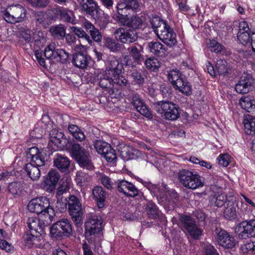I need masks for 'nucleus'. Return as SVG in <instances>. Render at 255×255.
Wrapping results in <instances>:
<instances>
[{"label":"nucleus","mask_w":255,"mask_h":255,"mask_svg":"<svg viewBox=\"0 0 255 255\" xmlns=\"http://www.w3.org/2000/svg\"><path fill=\"white\" fill-rule=\"evenodd\" d=\"M82 11L90 16L101 26H105L108 23V16L98 6L94 0H81L80 2Z\"/></svg>","instance_id":"obj_1"},{"label":"nucleus","mask_w":255,"mask_h":255,"mask_svg":"<svg viewBox=\"0 0 255 255\" xmlns=\"http://www.w3.org/2000/svg\"><path fill=\"white\" fill-rule=\"evenodd\" d=\"M30 212L36 213L41 218H47L53 219L55 211L50 206L49 199L45 197H40L31 200L27 206Z\"/></svg>","instance_id":"obj_2"},{"label":"nucleus","mask_w":255,"mask_h":255,"mask_svg":"<svg viewBox=\"0 0 255 255\" xmlns=\"http://www.w3.org/2000/svg\"><path fill=\"white\" fill-rule=\"evenodd\" d=\"M178 177L181 184L189 189L195 190L204 186L201 176L189 170H180Z\"/></svg>","instance_id":"obj_3"},{"label":"nucleus","mask_w":255,"mask_h":255,"mask_svg":"<svg viewBox=\"0 0 255 255\" xmlns=\"http://www.w3.org/2000/svg\"><path fill=\"white\" fill-rule=\"evenodd\" d=\"M147 189L156 197L159 202L165 207L172 209L174 208L175 202L169 199L170 194L166 186L162 184L160 186L148 183L146 184Z\"/></svg>","instance_id":"obj_4"},{"label":"nucleus","mask_w":255,"mask_h":255,"mask_svg":"<svg viewBox=\"0 0 255 255\" xmlns=\"http://www.w3.org/2000/svg\"><path fill=\"white\" fill-rule=\"evenodd\" d=\"M147 189L156 197L159 202L165 207L172 209L174 208L175 202L169 199L170 194L166 186L162 184L160 186L148 183L146 184Z\"/></svg>","instance_id":"obj_5"},{"label":"nucleus","mask_w":255,"mask_h":255,"mask_svg":"<svg viewBox=\"0 0 255 255\" xmlns=\"http://www.w3.org/2000/svg\"><path fill=\"white\" fill-rule=\"evenodd\" d=\"M168 78L176 90L186 95H190L191 86L178 70L170 71L168 74Z\"/></svg>","instance_id":"obj_6"},{"label":"nucleus","mask_w":255,"mask_h":255,"mask_svg":"<svg viewBox=\"0 0 255 255\" xmlns=\"http://www.w3.org/2000/svg\"><path fill=\"white\" fill-rule=\"evenodd\" d=\"M156 111L161 114H164L165 118L174 121L179 117V107L171 102L159 101L154 104Z\"/></svg>","instance_id":"obj_7"},{"label":"nucleus","mask_w":255,"mask_h":255,"mask_svg":"<svg viewBox=\"0 0 255 255\" xmlns=\"http://www.w3.org/2000/svg\"><path fill=\"white\" fill-rule=\"evenodd\" d=\"M54 8L45 11H34L32 13L33 20L38 29L46 28L56 20Z\"/></svg>","instance_id":"obj_8"},{"label":"nucleus","mask_w":255,"mask_h":255,"mask_svg":"<svg viewBox=\"0 0 255 255\" xmlns=\"http://www.w3.org/2000/svg\"><path fill=\"white\" fill-rule=\"evenodd\" d=\"M72 153L81 167L89 170L93 168L88 151L81 147L79 144L75 143L72 145Z\"/></svg>","instance_id":"obj_9"},{"label":"nucleus","mask_w":255,"mask_h":255,"mask_svg":"<svg viewBox=\"0 0 255 255\" xmlns=\"http://www.w3.org/2000/svg\"><path fill=\"white\" fill-rule=\"evenodd\" d=\"M121 25L131 28L133 30L142 29L145 27V17L143 15H133L130 18L126 16H121L113 18Z\"/></svg>","instance_id":"obj_10"},{"label":"nucleus","mask_w":255,"mask_h":255,"mask_svg":"<svg viewBox=\"0 0 255 255\" xmlns=\"http://www.w3.org/2000/svg\"><path fill=\"white\" fill-rule=\"evenodd\" d=\"M72 233L70 221L66 219H62L54 223L50 228V234L52 237L58 238L69 236Z\"/></svg>","instance_id":"obj_11"},{"label":"nucleus","mask_w":255,"mask_h":255,"mask_svg":"<svg viewBox=\"0 0 255 255\" xmlns=\"http://www.w3.org/2000/svg\"><path fill=\"white\" fill-rule=\"evenodd\" d=\"M139 7L137 0H120L116 5L117 13L113 14V18L126 16L131 12L136 10Z\"/></svg>","instance_id":"obj_12"},{"label":"nucleus","mask_w":255,"mask_h":255,"mask_svg":"<svg viewBox=\"0 0 255 255\" xmlns=\"http://www.w3.org/2000/svg\"><path fill=\"white\" fill-rule=\"evenodd\" d=\"M44 55L48 59H54L62 63H66L69 57L67 52L63 49L56 48L54 43H51L45 48Z\"/></svg>","instance_id":"obj_13"},{"label":"nucleus","mask_w":255,"mask_h":255,"mask_svg":"<svg viewBox=\"0 0 255 255\" xmlns=\"http://www.w3.org/2000/svg\"><path fill=\"white\" fill-rule=\"evenodd\" d=\"M25 17L26 10L20 5L8 7L3 14L4 19L12 23L21 22Z\"/></svg>","instance_id":"obj_14"},{"label":"nucleus","mask_w":255,"mask_h":255,"mask_svg":"<svg viewBox=\"0 0 255 255\" xmlns=\"http://www.w3.org/2000/svg\"><path fill=\"white\" fill-rule=\"evenodd\" d=\"M179 219L182 226L193 239H198L200 238L202 234V230L194 219L186 215H181Z\"/></svg>","instance_id":"obj_15"},{"label":"nucleus","mask_w":255,"mask_h":255,"mask_svg":"<svg viewBox=\"0 0 255 255\" xmlns=\"http://www.w3.org/2000/svg\"><path fill=\"white\" fill-rule=\"evenodd\" d=\"M52 220L47 218H41V217H39V219L30 217L27 220V224L30 233L43 234L45 227L51 224Z\"/></svg>","instance_id":"obj_16"},{"label":"nucleus","mask_w":255,"mask_h":255,"mask_svg":"<svg viewBox=\"0 0 255 255\" xmlns=\"http://www.w3.org/2000/svg\"><path fill=\"white\" fill-rule=\"evenodd\" d=\"M102 223L103 219L101 216L91 215L85 223L86 235L92 236L99 233L102 230Z\"/></svg>","instance_id":"obj_17"},{"label":"nucleus","mask_w":255,"mask_h":255,"mask_svg":"<svg viewBox=\"0 0 255 255\" xmlns=\"http://www.w3.org/2000/svg\"><path fill=\"white\" fill-rule=\"evenodd\" d=\"M161 24H163V28L159 31L156 30V35L167 45L169 46L174 45L177 42L176 34L173 29L167 24L165 21H163Z\"/></svg>","instance_id":"obj_18"},{"label":"nucleus","mask_w":255,"mask_h":255,"mask_svg":"<svg viewBox=\"0 0 255 255\" xmlns=\"http://www.w3.org/2000/svg\"><path fill=\"white\" fill-rule=\"evenodd\" d=\"M240 238L246 239L255 236V219L243 221L239 225Z\"/></svg>","instance_id":"obj_19"},{"label":"nucleus","mask_w":255,"mask_h":255,"mask_svg":"<svg viewBox=\"0 0 255 255\" xmlns=\"http://www.w3.org/2000/svg\"><path fill=\"white\" fill-rule=\"evenodd\" d=\"M129 98L131 104L140 114L148 119L152 118L151 111L144 104L142 100L137 94L133 92Z\"/></svg>","instance_id":"obj_20"},{"label":"nucleus","mask_w":255,"mask_h":255,"mask_svg":"<svg viewBox=\"0 0 255 255\" xmlns=\"http://www.w3.org/2000/svg\"><path fill=\"white\" fill-rule=\"evenodd\" d=\"M116 39L122 43H131L135 42L137 39L136 32L130 29L119 28L114 32Z\"/></svg>","instance_id":"obj_21"},{"label":"nucleus","mask_w":255,"mask_h":255,"mask_svg":"<svg viewBox=\"0 0 255 255\" xmlns=\"http://www.w3.org/2000/svg\"><path fill=\"white\" fill-rule=\"evenodd\" d=\"M254 80L250 74L244 73L235 85V90L239 94H246L253 87Z\"/></svg>","instance_id":"obj_22"},{"label":"nucleus","mask_w":255,"mask_h":255,"mask_svg":"<svg viewBox=\"0 0 255 255\" xmlns=\"http://www.w3.org/2000/svg\"><path fill=\"white\" fill-rule=\"evenodd\" d=\"M54 15L56 19L59 16L61 20L64 22L74 25L78 23L74 11L61 7L54 8Z\"/></svg>","instance_id":"obj_23"},{"label":"nucleus","mask_w":255,"mask_h":255,"mask_svg":"<svg viewBox=\"0 0 255 255\" xmlns=\"http://www.w3.org/2000/svg\"><path fill=\"white\" fill-rule=\"evenodd\" d=\"M218 243L225 248L232 249L235 247L238 242L233 235L225 230H221L218 234Z\"/></svg>","instance_id":"obj_24"},{"label":"nucleus","mask_w":255,"mask_h":255,"mask_svg":"<svg viewBox=\"0 0 255 255\" xmlns=\"http://www.w3.org/2000/svg\"><path fill=\"white\" fill-rule=\"evenodd\" d=\"M117 189L126 196L134 197L138 195V190L135 186L131 182L125 180L118 181Z\"/></svg>","instance_id":"obj_25"},{"label":"nucleus","mask_w":255,"mask_h":255,"mask_svg":"<svg viewBox=\"0 0 255 255\" xmlns=\"http://www.w3.org/2000/svg\"><path fill=\"white\" fill-rule=\"evenodd\" d=\"M91 61V57L83 53H76L72 56V64L79 69H86Z\"/></svg>","instance_id":"obj_26"},{"label":"nucleus","mask_w":255,"mask_h":255,"mask_svg":"<svg viewBox=\"0 0 255 255\" xmlns=\"http://www.w3.org/2000/svg\"><path fill=\"white\" fill-rule=\"evenodd\" d=\"M106 72L108 74L114 75V73H122L124 69L123 64L114 56H110L107 59L106 63Z\"/></svg>","instance_id":"obj_27"},{"label":"nucleus","mask_w":255,"mask_h":255,"mask_svg":"<svg viewBox=\"0 0 255 255\" xmlns=\"http://www.w3.org/2000/svg\"><path fill=\"white\" fill-rule=\"evenodd\" d=\"M50 140L57 147L63 149L68 143V140L63 133L58 131L56 129H53L50 132Z\"/></svg>","instance_id":"obj_28"},{"label":"nucleus","mask_w":255,"mask_h":255,"mask_svg":"<svg viewBox=\"0 0 255 255\" xmlns=\"http://www.w3.org/2000/svg\"><path fill=\"white\" fill-rule=\"evenodd\" d=\"M27 156L31 158V161L36 163L37 165H44L45 157L43 149H39L33 146L28 149Z\"/></svg>","instance_id":"obj_29"},{"label":"nucleus","mask_w":255,"mask_h":255,"mask_svg":"<svg viewBox=\"0 0 255 255\" xmlns=\"http://www.w3.org/2000/svg\"><path fill=\"white\" fill-rule=\"evenodd\" d=\"M236 206L237 204L235 198L230 197L226 203L225 209L224 211V215L226 219L231 220L235 218L236 217Z\"/></svg>","instance_id":"obj_30"},{"label":"nucleus","mask_w":255,"mask_h":255,"mask_svg":"<svg viewBox=\"0 0 255 255\" xmlns=\"http://www.w3.org/2000/svg\"><path fill=\"white\" fill-rule=\"evenodd\" d=\"M93 199L97 202L99 208H102L105 206L106 197V191L101 186H96L92 190Z\"/></svg>","instance_id":"obj_31"},{"label":"nucleus","mask_w":255,"mask_h":255,"mask_svg":"<svg viewBox=\"0 0 255 255\" xmlns=\"http://www.w3.org/2000/svg\"><path fill=\"white\" fill-rule=\"evenodd\" d=\"M42 166L37 165L36 163L30 162L25 165L24 170L32 180H37L40 176L39 167Z\"/></svg>","instance_id":"obj_32"},{"label":"nucleus","mask_w":255,"mask_h":255,"mask_svg":"<svg viewBox=\"0 0 255 255\" xmlns=\"http://www.w3.org/2000/svg\"><path fill=\"white\" fill-rule=\"evenodd\" d=\"M54 164L60 171H65L68 170L70 161L66 156L57 153L54 158Z\"/></svg>","instance_id":"obj_33"},{"label":"nucleus","mask_w":255,"mask_h":255,"mask_svg":"<svg viewBox=\"0 0 255 255\" xmlns=\"http://www.w3.org/2000/svg\"><path fill=\"white\" fill-rule=\"evenodd\" d=\"M68 208L70 215L75 225L78 228L80 227L82 224V206H76Z\"/></svg>","instance_id":"obj_34"},{"label":"nucleus","mask_w":255,"mask_h":255,"mask_svg":"<svg viewBox=\"0 0 255 255\" xmlns=\"http://www.w3.org/2000/svg\"><path fill=\"white\" fill-rule=\"evenodd\" d=\"M112 74H108V72H100L98 75L99 85L102 88L113 89V83L111 81L112 78Z\"/></svg>","instance_id":"obj_35"},{"label":"nucleus","mask_w":255,"mask_h":255,"mask_svg":"<svg viewBox=\"0 0 255 255\" xmlns=\"http://www.w3.org/2000/svg\"><path fill=\"white\" fill-rule=\"evenodd\" d=\"M148 47L150 52L157 56L163 57L166 54V50L165 47L159 42H149Z\"/></svg>","instance_id":"obj_36"},{"label":"nucleus","mask_w":255,"mask_h":255,"mask_svg":"<svg viewBox=\"0 0 255 255\" xmlns=\"http://www.w3.org/2000/svg\"><path fill=\"white\" fill-rule=\"evenodd\" d=\"M145 211L147 217L150 219H156L159 217L160 211L156 205L149 201L145 205Z\"/></svg>","instance_id":"obj_37"},{"label":"nucleus","mask_w":255,"mask_h":255,"mask_svg":"<svg viewBox=\"0 0 255 255\" xmlns=\"http://www.w3.org/2000/svg\"><path fill=\"white\" fill-rule=\"evenodd\" d=\"M59 179V174L56 170H52L49 172L45 181V184L49 186L47 188L49 192H51L55 189Z\"/></svg>","instance_id":"obj_38"},{"label":"nucleus","mask_w":255,"mask_h":255,"mask_svg":"<svg viewBox=\"0 0 255 255\" xmlns=\"http://www.w3.org/2000/svg\"><path fill=\"white\" fill-rule=\"evenodd\" d=\"M128 51L134 62H139L142 60L143 56L141 52L143 51V47L141 45H132L128 48Z\"/></svg>","instance_id":"obj_39"},{"label":"nucleus","mask_w":255,"mask_h":255,"mask_svg":"<svg viewBox=\"0 0 255 255\" xmlns=\"http://www.w3.org/2000/svg\"><path fill=\"white\" fill-rule=\"evenodd\" d=\"M244 125L246 132L248 134H255V118L248 115L245 116Z\"/></svg>","instance_id":"obj_40"},{"label":"nucleus","mask_w":255,"mask_h":255,"mask_svg":"<svg viewBox=\"0 0 255 255\" xmlns=\"http://www.w3.org/2000/svg\"><path fill=\"white\" fill-rule=\"evenodd\" d=\"M255 101L249 97L242 98L240 100V104L242 108L248 112H251L255 109Z\"/></svg>","instance_id":"obj_41"},{"label":"nucleus","mask_w":255,"mask_h":255,"mask_svg":"<svg viewBox=\"0 0 255 255\" xmlns=\"http://www.w3.org/2000/svg\"><path fill=\"white\" fill-rule=\"evenodd\" d=\"M49 31L52 36L57 39H62L65 36L66 30L61 25L52 26Z\"/></svg>","instance_id":"obj_42"},{"label":"nucleus","mask_w":255,"mask_h":255,"mask_svg":"<svg viewBox=\"0 0 255 255\" xmlns=\"http://www.w3.org/2000/svg\"><path fill=\"white\" fill-rule=\"evenodd\" d=\"M122 73H114L112 77V81L113 83V88L114 85L116 84L121 87L126 86L128 84V80L121 74Z\"/></svg>","instance_id":"obj_43"},{"label":"nucleus","mask_w":255,"mask_h":255,"mask_svg":"<svg viewBox=\"0 0 255 255\" xmlns=\"http://www.w3.org/2000/svg\"><path fill=\"white\" fill-rule=\"evenodd\" d=\"M111 145L106 141L98 140L94 143V147L97 152L103 156L104 154L110 148Z\"/></svg>","instance_id":"obj_44"},{"label":"nucleus","mask_w":255,"mask_h":255,"mask_svg":"<svg viewBox=\"0 0 255 255\" xmlns=\"http://www.w3.org/2000/svg\"><path fill=\"white\" fill-rule=\"evenodd\" d=\"M71 31L73 32L78 37L82 38L85 39L88 44L92 45L93 41L87 33L81 28L76 26L70 27Z\"/></svg>","instance_id":"obj_45"},{"label":"nucleus","mask_w":255,"mask_h":255,"mask_svg":"<svg viewBox=\"0 0 255 255\" xmlns=\"http://www.w3.org/2000/svg\"><path fill=\"white\" fill-rule=\"evenodd\" d=\"M104 45L113 52L119 51L122 46L121 44L109 37L106 38Z\"/></svg>","instance_id":"obj_46"},{"label":"nucleus","mask_w":255,"mask_h":255,"mask_svg":"<svg viewBox=\"0 0 255 255\" xmlns=\"http://www.w3.org/2000/svg\"><path fill=\"white\" fill-rule=\"evenodd\" d=\"M90 179V177L87 174L82 171H79L77 172L75 180L77 185L80 186H83L86 184V182H87Z\"/></svg>","instance_id":"obj_47"},{"label":"nucleus","mask_w":255,"mask_h":255,"mask_svg":"<svg viewBox=\"0 0 255 255\" xmlns=\"http://www.w3.org/2000/svg\"><path fill=\"white\" fill-rule=\"evenodd\" d=\"M144 64L147 69L153 71L157 70L160 66L159 61L154 57L147 59L144 62Z\"/></svg>","instance_id":"obj_48"},{"label":"nucleus","mask_w":255,"mask_h":255,"mask_svg":"<svg viewBox=\"0 0 255 255\" xmlns=\"http://www.w3.org/2000/svg\"><path fill=\"white\" fill-rule=\"evenodd\" d=\"M216 69L220 75H224L228 73V68L226 61L223 59L217 60L216 64Z\"/></svg>","instance_id":"obj_49"},{"label":"nucleus","mask_w":255,"mask_h":255,"mask_svg":"<svg viewBox=\"0 0 255 255\" xmlns=\"http://www.w3.org/2000/svg\"><path fill=\"white\" fill-rule=\"evenodd\" d=\"M57 202L55 204L56 208L60 212H64L67 207L68 203L66 198L63 196H56Z\"/></svg>","instance_id":"obj_50"},{"label":"nucleus","mask_w":255,"mask_h":255,"mask_svg":"<svg viewBox=\"0 0 255 255\" xmlns=\"http://www.w3.org/2000/svg\"><path fill=\"white\" fill-rule=\"evenodd\" d=\"M32 7L42 8L46 7L50 2L49 0H30L28 2Z\"/></svg>","instance_id":"obj_51"},{"label":"nucleus","mask_w":255,"mask_h":255,"mask_svg":"<svg viewBox=\"0 0 255 255\" xmlns=\"http://www.w3.org/2000/svg\"><path fill=\"white\" fill-rule=\"evenodd\" d=\"M100 178L102 184L107 189L111 190L113 188L114 182L109 177L103 174L101 175Z\"/></svg>","instance_id":"obj_52"},{"label":"nucleus","mask_w":255,"mask_h":255,"mask_svg":"<svg viewBox=\"0 0 255 255\" xmlns=\"http://www.w3.org/2000/svg\"><path fill=\"white\" fill-rule=\"evenodd\" d=\"M250 32L238 33V38L239 40L243 45H246L248 43H251V38L250 36Z\"/></svg>","instance_id":"obj_53"},{"label":"nucleus","mask_w":255,"mask_h":255,"mask_svg":"<svg viewBox=\"0 0 255 255\" xmlns=\"http://www.w3.org/2000/svg\"><path fill=\"white\" fill-rule=\"evenodd\" d=\"M36 236L35 233H26L23 236V240L25 245L28 248H32V244L34 238Z\"/></svg>","instance_id":"obj_54"},{"label":"nucleus","mask_w":255,"mask_h":255,"mask_svg":"<svg viewBox=\"0 0 255 255\" xmlns=\"http://www.w3.org/2000/svg\"><path fill=\"white\" fill-rule=\"evenodd\" d=\"M8 191L13 195H16L21 190V183L13 182L10 183L8 187Z\"/></svg>","instance_id":"obj_55"},{"label":"nucleus","mask_w":255,"mask_h":255,"mask_svg":"<svg viewBox=\"0 0 255 255\" xmlns=\"http://www.w3.org/2000/svg\"><path fill=\"white\" fill-rule=\"evenodd\" d=\"M208 46L211 48V51L216 53H221L223 49V46L215 40L210 41L208 44Z\"/></svg>","instance_id":"obj_56"},{"label":"nucleus","mask_w":255,"mask_h":255,"mask_svg":"<svg viewBox=\"0 0 255 255\" xmlns=\"http://www.w3.org/2000/svg\"><path fill=\"white\" fill-rule=\"evenodd\" d=\"M35 234V237L33 241L32 248H42L44 246V240L42 237V234L38 233Z\"/></svg>","instance_id":"obj_57"},{"label":"nucleus","mask_w":255,"mask_h":255,"mask_svg":"<svg viewBox=\"0 0 255 255\" xmlns=\"http://www.w3.org/2000/svg\"><path fill=\"white\" fill-rule=\"evenodd\" d=\"M108 162H113L117 159L115 150L110 146V148L103 155Z\"/></svg>","instance_id":"obj_58"},{"label":"nucleus","mask_w":255,"mask_h":255,"mask_svg":"<svg viewBox=\"0 0 255 255\" xmlns=\"http://www.w3.org/2000/svg\"><path fill=\"white\" fill-rule=\"evenodd\" d=\"M163 20H160V19L158 18H155L152 19L151 21V24L152 25L153 31L156 34V30H160L163 28V24H161V22Z\"/></svg>","instance_id":"obj_59"},{"label":"nucleus","mask_w":255,"mask_h":255,"mask_svg":"<svg viewBox=\"0 0 255 255\" xmlns=\"http://www.w3.org/2000/svg\"><path fill=\"white\" fill-rule=\"evenodd\" d=\"M20 36L24 39L26 42L29 43L32 41L31 33L32 31L28 29H23L20 32Z\"/></svg>","instance_id":"obj_60"},{"label":"nucleus","mask_w":255,"mask_h":255,"mask_svg":"<svg viewBox=\"0 0 255 255\" xmlns=\"http://www.w3.org/2000/svg\"><path fill=\"white\" fill-rule=\"evenodd\" d=\"M58 123L63 128H66L70 124V117L67 115H62L59 116Z\"/></svg>","instance_id":"obj_61"},{"label":"nucleus","mask_w":255,"mask_h":255,"mask_svg":"<svg viewBox=\"0 0 255 255\" xmlns=\"http://www.w3.org/2000/svg\"><path fill=\"white\" fill-rule=\"evenodd\" d=\"M228 200L227 196L225 194H222L216 197L215 205L218 207H222L223 205L225 206Z\"/></svg>","instance_id":"obj_62"},{"label":"nucleus","mask_w":255,"mask_h":255,"mask_svg":"<svg viewBox=\"0 0 255 255\" xmlns=\"http://www.w3.org/2000/svg\"><path fill=\"white\" fill-rule=\"evenodd\" d=\"M131 76L138 84H142L144 82V79L139 72L134 71L131 73Z\"/></svg>","instance_id":"obj_63"},{"label":"nucleus","mask_w":255,"mask_h":255,"mask_svg":"<svg viewBox=\"0 0 255 255\" xmlns=\"http://www.w3.org/2000/svg\"><path fill=\"white\" fill-rule=\"evenodd\" d=\"M205 255H219L217 251L211 245H207L205 247Z\"/></svg>","instance_id":"obj_64"}]
</instances>
